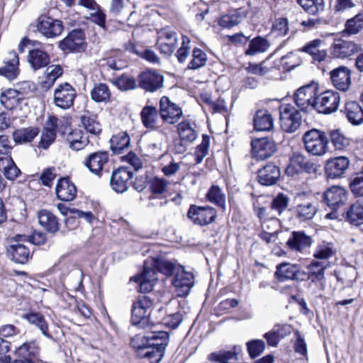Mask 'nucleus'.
<instances>
[{
    "mask_svg": "<svg viewBox=\"0 0 363 363\" xmlns=\"http://www.w3.org/2000/svg\"><path fill=\"white\" fill-rule=\"evenodd\" d=\"M330 138L334 147L337 150H342L350 144L349 140L339 130L330 131Z\"/></svg>",
    "mask_w": 363,
    "mask_h": 363,
    "instance_id": "bf43d9fd",
    "label": "nucleus"
},
{
    "mask_svg": "<svg viewBox=\"0 0 363 363\" xmlns=\"http://www.w3.org/2000/svg\"><path fill=\"white\" fill-rule=\"evenodd\" d=\"M67 141L69 144V147L77 151L83 149L87 143V139L82 135L79 130H72L67 135Z\"/></svg>",
    "mask_w": 363,
    "mask_h": 363,
    "instance_id": "864d4df0",
    "label": "nucleus"
},
{
    "mask_svg": "<svg viewBox=\"0 0 363 363\" xmlns=\"http://www.w3.org/2000/svg\"><path fill=\"white\" fill-rule=\"evenodd\" d=\"M163 76L152 69L141 72L138 77V86L148 92H155L162 87Z\"/></svg>",
    "mask_w": 363,
    "mask_h": 363,
    "instance_id": "9d476101",
    "label": "nucleus"
},
{
    "mask_svg": "<svg viewBox=\"0 0 363 363\" xmlns=\"http://www.w3.org/2000/svg\"><path fill=\"white\" fill-rule=\"evenodd\" d=\"M345 114L347 120L353 125L363 123V109L355 101H349L345 104Z\"/></svg>",
    "mask_w": 363,
    "mask_h": 363,
    "instance_id": "ea45409f",
    "label": "nucleus"
},
{
    "mask_svg": "<svg viewBox=\"0 0 363 363\" xmlns=\"http://www.w3.org/2000/svg\"><path fill=\"white\" fill-rule=\"evenodd\" d=\"M36 28L38 31L47 38L58 37L64 30V26L61 21L47 16L38 17Z\"/></svg>",
    "mask_w": 363,
    "mask_h": 363,
    "instance_id": "6e6552de",
    "label": "nucleus"
},
{
    "mask_svg": "<svg viewBox=\"0 0 363 363\" xmlns=\"http://www.w3.org/2000/svg\"><path fill=\"white\" fill-rule=\"evenodd\" d=\"M130 345L135 350L149 349V334L147 335H137L131 339Z\"/></svg>",
    "mask_w": 363,
    "mask_h": 363,
    "instance_id": "338daca9",
    "label": "nucleus"
},
{
    "mask_svg": "<svg viewBox=\"0 0 363 363\" xmlns=\"http://www.w3.org/2000/svg\"><path fill=\"white\" fill-rule=\"evenodd\" d=\"M254 126L258 131L270 130L273 126V119L271 114L265 110L257 111L254 118Z\"/></svg>",
    "mask_w": 363,
    "mask_h": 363,
    "instance_id": "a19ab883",
    "label": "nucleus"
},
{
    "mask_svg": "<svg viewBox=\"0 0 363 363\" xmlns=\"http://www.w3.org/2000/svg\"><path fill=\"white\" fill-rule=\"evenodd\" d=\"M177 40L176 32L169 28H163L157 32L156 45L161 53L170 56L176 48Z\"/></svg>",
    "mask_w": 363,
    "mask_h": 363,
    "instance_id": "f8f14e48",
    "label": "nucleus"
},
{
    "mask_svg": "<svg viewBox=\"0 0 363 363\" xmlns=\"http://www.w3.org/2000/svg\"><path fill=\"white\" fill-rule=\"evenodd\" d=\"M292 162L287 166L285 172L289 176H294L302 171L308 173L316 172L318 165L311 160H291Z\"/></svg>",
    "mask_w": 363,
    "mask_h": 363,
    "instance_id": "2f4dec72",
    "label": "nucleus"
},
{
    "mask_svg": "<svg viewBox=\"0 0 363 363\" xmlns=\"http://www.w3.org/2000/svg\"><path fill=\"white\" fill-rule=\"evenodd\" d=\"M96 118L97 117L95 114L88 111L84 113L81 117V121L85 130L94 135L99 134L101 131V125Z\"/></svg>",
    "mask_w": 363,
    "mask_h": 363,
    "instance_id": "de8ad7c7",
    "label": "nucleus"
},
{
    "mask_svg": "<svg viewBox=\"0 0 363 363\" xmlns=\"http://www.w3.org/2000/svg\"><path fill=\"white\" fill-rule=\"evenodd\" d=\"M272 30L274 33H277L278 35H286L289 31L288 19L285 18L276 19L273 24Z\"/></svg>",
    "mask_w": 363,
    "mask_h": 363,
    "instance_id": "774afa93",
    "label": "nucleus"
},
{
    "mask_svg": "<svg viewBox=\"0 0 363 363\" xmlns=\"http://www.w3.org/2000/svg\"><path fill=\"white\" fill-rule=\"evenodd\" d=\"M336 254V248L331 242L322 241L319 242L313 252V257L318 262H325L327 267L330 266L329 262L328 261L330 258L333 257Z\"/></svg>",
    "mask_w": 363,
    "mask_h": 363,
    "instance_id": "bb28decb",
    "label": "nucleus"
},
{
    "mask_svg": "<svg viewBox=\"0 0 363 363\" xmlns=\"http://www.w3.org/2000/svg\"><path fill=\"white\" fill-rule=\"evenodd\" d=\"M279 120L281 129L286 133L296 131L302 122V116L298 110L291 104H284L279 107Z\"/></svg>",
    "mask_w": 363,
    "mask_h": 363,
    "instance_id": "39448f33",
    "label": "nucleus"
},
{
    "mask_svg": "<svg viewBox=\"0 0 363 363\" xmlns=\"http://www.w3.org/2000/svg\"><path fill=\"white\" fill-rule=\"evenodd\" d=\"M55 191L57 198L64 201H73L77 195L75 185L67 177L59 179Z\"/></svg>",
    "mask_w": 363,
    "mask_h": 363,
    "instance_id": "393cba45",
    "label": "nucleus"
},
{
    "mask_svg": "<svg viewBox=\"0 0 363 363\" xmlns=\"http://www.w3.org/2000/svg\"><path fill=\"white\" fill-rule=\"evenodd\" d=\"M28 62L34 69L46 67L50 63V57L44 51L36 49L29 51Z\"/></svg>",
    "mask_w": 363,
    "mask_h": 363,
    "instance_id": "79ce46f5",
    "label": "nucleus"
},
{
    "mask_svg": "<svg viewBox=\"0 0 363 363\" xmlns=\"http://www.w3.org/2000/svg\"><path fill=\"white\" fill-rule=\"evenodd\" d=\"M153 302L147 296H142L133 303L131 322L133 325L145 329L150 325V315Z\"/></svg>",
    "mask_w": 363,
    "mask_h": 363,
    "instance_id": "20e7f679",
    "label": "nucleus"
},
{
    "mask_svg": "<svg viewBox=\"0 0 363 363\" xmlns=\"http://www.w3.org/2000/svg\"><path fill=\"white\" fill-rule=\"evenodd\" d=\"M169 184L164 179L154 177L150 180V189L154 194H162L167 191Z\"/></svg>",
    "mask_w": 363,
    "mask_h": 363,
    "instance_id": "0e129e2a",
    "label": "nucleus"
},
{
    "mask_svg": "<svg viewBox=\"0 0 363 363\" xmlns=\"http://www.w3.org/2000/svg\"><path fill=\"white\" fill-rule=\"evenodd\" d=\"M172 284L178 296H186L194 286V276L186 272L182 267H178Z\"/></svg>",
    "mask_w": 363,
    "mask_h": 363,
    "instance_id": "2eb2a0df",
    "label": "nucleus"
},
{
    "mask_svg": "<svg viewBox=\"0 0 363 363\" xmlns=\"http://www.w3.org/2000/svg\"><path fill=\"white\" fill-rule=\"evenodd\" d=\"M350 160H327L325 169L329 178L335 179L341 177L348 169Z\"/></svg>",
    "mask_w": 363,
    "mask_h": 363,
    "instance_id": "72a5a7b5",
    "label": "nucleus"
},
{
    "mask_svg": "<svg viewBox=\"0 0 363 363\" xmlns=\"http://www.w3.org/2000/svg\"><path fill=\"white\" fill-rule=\"evenodd\" d=\"M247 348L250 356L256 358L264 352L265 343L262 340H253L247 343Z\"/></svg>",
    "mask_w": 363,
    "mask_h": 363,
    "instance_id": "052dcab7",
    "label": "nucleus"
},
{
    "mask_svg": "<svg viewBox=\"0 0 363 363\" xmlns=\"http://www.w3.org/2000/svg\"><path fill=\"white\" fill-rule=\"evenodd\" d=\"M317 86L315 85H306L296 90L294 95V100L300 111L310 113L315 109V97L317 96Z\"/></svg>",
    "mask_w": 363,
    "mask_h": 363,
    "instance_id": "0eeeda50",
    "label": "nucleus"
},
{
    "mask_svg": "<svg viewBox=\"0 0 363 363\" xmlns=\"http://www.w3.org/2000/svg\"><path fill=\"white\" fill-rule=\"evenodd\" d=\"M269 46L270 43L267 38L257 36L250 41L245 53L246 55L253 56L257 53L266 52Z\"/></svg>",
    "mask_w": 363,
    "mask_h": 363,
    "instance_id": "37998d69",
    "label": "nucleus"
},
{
    "mask_svg": "<svg viewBox=\"0 0 363 363\" xmlns=\"http://www.w3.org/2000/svg\"><path fill=\"white\" fill-rule=\"evenodd\" d=\"M169 342V335L164 331H152L149 333V349L155 348L157 361L162 359Z\"/></svg>",
    "mask_w": 363,
    "mask_h": 363,
    "instance_id": "b1692460",
    "label": "nucleus"
},
{
    "mask_svg": "<svg viewBox=\"0 0 363 363\" xmlns=\"http://www.w3.org/2000/svg\"><path fill=\"white\" fill-rule=\"evenodd\" d=\"M323 199L328 206L336 210L345 203L347 200V194L342 187L334 186L324 193Z\"/></svg>",
    "mask_w": 363,
    "mask_h": 363,
    "instance_id": "4be33fe9",
    "label": "nucleus"
},
{
    "mask_svg": "<svg viewBox=\"0 0 363 363\" xmlns=\"http://www.w3.org/2000/svg\"><path fill=\"white\" fill-rule=\"evenodd\" d=\"M58 119L56 116H49L41 133L38 147L48 149L55 140Z\"/></svg>",
    "mask_w": 363,
    "mask_h": 363,
    "instance_id": "6ab92c4d",
    "label": "nucleus"
},
{
    "mask_svg": "<svg viewBox=\"0 0 363 363\" xmlns=\"http://www.w3.org/2000/svg\"><path fill=\"white\" fill-rule=\"evenodd\" d=\"M11 55L12 57L9 61L0 67V75L5 77L9 80L16 79L18 74V69L17 68L19 63L18 57L16 52H12Z\"/></svg>",
    "mask_w": 363,
    "mask_h": 363,
    "instance_id": "c03bdc74",
    "label": "nucleus"
},
{
    "mask_svg": "<svg viewBox=\"0 0 363 363\" xmlns=\"http://www.w3.org/2000/svg\"><path fill=\"white\" fill-rule=\"evenodd\" d=\"M63 69L60 65L49 66L43 75L40 77V85L43 89H49L55 84V81L62 74Z\"/></svg>",
    "mask_w": 363,
    "mask_h": 363,
    "instance_id": "7c9ffc66",
    "label": "nucleus"
},
{
    "mask_svg": "<svg viewBox=\"0 0 363 363\" xmlns=\"http://www.w3.org/2000/svg\"><path fill=\"white\" fill-rule=\"evenodd\" d=\"M362 29L363 13H358L346 21L342 33L343 36H350L358 34Z\"/></svg>",
    "mask_w": 363,
    "mask_h": 363,
    "instance_id": "a18cd8bd",
    "label": "nucleus"
},
{
    "mask_svg": "<svg viewBox=\"0 0 363 363\" xmlns=\"http://www.w3.org/2000/svg\"><path fill=\"white\" fill-rule=\"evenodd\" d=\"M279 177V168L272 163L267 164L258 172V179L262 185H274L277 182Z\"/></svg>",
    "mask_w": 363,
    "mask_h": 363,
    "instance_id": "cd10ccee",
    "label": "nucleus"
},
{
    "mask_svg": "<svg viewBox=\"0 0 363 363\" xmlns=\"http://www.w3.org/2000/svg\"><path fill=\"white\" fill-rule=\"evenodd\" d=\"M297 3L310 15H319L325 9L324 0H297Z\"/></svg>",
    "mask_w": 363,
    "mask_h": 363,
    "instance_id": "09e8293b",
    "label": "nucleus"
},
{
    "mask_svg": "<svg viewBox=\"0 0 363 363\" xmlns=\"http://www.w3.org/2000/svg\"><path fill=\"white\" fill-rule=\"evenodd\" d=\"M183 115L182 108L172 102L167 96H162L160 101V116L166 123L174 124Z\"/></svg>",
    "mask_w": 363,
    "mask_h": 363,
    "instance_id": "9b49d317",
    "label": "nucleus"
},
{
    "mask_svg": "<svg viewBox=\"0 0 363 363\" xmlns=\"http://www.w3.org/2000/svg\"><path fill=\"white\" fill-rule=\"evenodd\" d=\"M252 155L255 159H268L276 152L275 143L267 138H258L252 140Z\"/></svg>",
    "mask_w": 363,
    "mask_h": 363,
    "instance_id": "dca6fc26",
    "label": "nucleus"
},
{
    "mask_svg": "<svg viewBox=\"0 0 363 363\" xmlns=\"http://www.w3.org/2000/svg\"><path fill=\"white\" fill-rule=\"evenodd\" d=\"M317 212V206L311 201H305L296 208V216L301 220H310Z\"/></svg>",
    "mask_w": 363,
    "mask_h": 363,
    "instance_id": "603ef678",
    "label": "nucleus"
},
{
    "mask_svg": "<svg viewBox=\"0 0 363 363\" xmlns=\"http://www.w3.org/2000/svg\"><path fill=\"white\" fill-rule=\"evenodd\" d=\"M59 48L63 51L80 52L85 48L84 33L82 29L72 30L66 38L59 43Z\"/></svg>",
    "mask_w": 363,
    "mask_h": 363,
    "instance_id": "ddd939ff",
    "label": "nucleus"
},
{
    "mask_svg": "<svg viewBox=\"0 0 363 363\" xmlns=\"http://www.w3.org/2000/svg\"><path fill=\"white\" fill-rule=\"evenodd\" d=\"M301 275H304V273L301 272V267L298 264L283 262L278 264L276 267L275 276L280 281L303 280V278L300 277Z\"/></svg>",
    "mask_w": 363,
    "mask_h": 363,
    "instance_id": "aec40b11",
    "label": "nucleus"
},
{
    "mask_svg": "<svg viewBox=\"0 0 363 363\" xmlns=\"http://www.w3.org/2000/svg\"><path fill=\"white\" fill-rule=\"evenodd\" d=\"M351 71L345 66H340L330 72L332 84L339 91L345 92L351 85Z\"/></svg>",
    "mask_w": 363,
    "mask_h": 363,
    "instance_id": "f3484780",
    "label": "nucleus"
},
{
    "mask_svg": "<svg viewBox=\"0 0 363 363\" xmlns=\"http://www.w3.org/2000/svg\"><path fill=\"white\" fill-rule=\"evenodd\" d=\"M178 267L169 260L152 259L145 262L142 274L132 277L130 281L138 283V291L140 292H150L158 279L157 277V272L169 276L174 272L176 273Z\"/></svg>",
    "mask_w": 363,
    "mask_h": 363,
    "instance_id": "f257e3e1",
    "label": "nucleus"
},
{
    "mask_svg": "<svg viewBox=\"0 0 363 363\" xmlns=\"http://www.w3.org/2000/svg\"><path fill=\"white\" fill-rule=\"evenodd\" d=\"M207 56L204 51L200 48H195L192 51V60L188 65L190 69H197L206 65Z\"/></svg>",
    "mask_w": 363,
    "mask_h": 363,
    "instance_id": "6e6d98bb",
    "label": "nucleus"
},
{
    "mask_svg": "<svg viewBox=\"0 0 363 363\" xmlns=\"http://www.w3.org/2000/svg\"><path fill=\"white\" fill-rule=\"evenodd\" d=\"M360 49L359 45L352 41L336 39L332 45L331 53L335 57L344 59L359 52Z\"/></svg>",
    "mask_w": 363,
    "mask_h": 363,
    "instance_id": "5701e85b",
    "label": "nucleus"
},
{
    "mask_svg": "<svg viewBox=\"0 0 363 363\" xmlns=\"http://www.w3.org/2000/svg\"><path fill=\"white\" fill-rule=\"evenodd\" d=\"M114 84L123 91L133 90L138 86V80L124 74L115 80Z\"/></svg>",
    "mask_w": 363,
    "mask_h": 363,
    "instance_id": "4d7b16f0",
    "label": "nucleus"
},
{
    "mask_svg": "<svg viewBox=\"0 0 363 363\" xmlns=\"http://www.w3.org/2000/svg\"><path fill=\"white\" fill-rule=\"evenodd\" d=\"M128 165L119 167L113 172L111 186L117 193H123L128 188V182L132 178L133 171L138 172L143 167L142 160H126Z\"/></svg>",
    "mask_w": 363,
    "mask_h": 363,
    "instance_id": "f03ea898",
    "label": "nucleus"
},
{
    "mask_svg": "<svg viewBox=\"0 0 363 363\" xmlns=\"http://www.w3.org/2000/svg\"><path fill=\"white\" fill-rule=\"evenodd\" d=\"M325 262L312 261L308 266V279L318 287L319 290H324L325 287V271L327 268Z\"/></svg>",
    "mask_w": 363,
    "mask_h": 363,
    "instance_id": "412c9836",
    "label": "nucleus"
},
{
    "mask_svg": "<svg viewBox=\"0 0 363 363\" xmlns=\"http://www.w3.org/2000/svg\"><path fill=\"white\" fill-rule=\"evenodd\" d=\"M39 224L48 232L54 233L60 228L58 219L51 211L45 209L38 213Z\"/></svg>",
    "mask_w": 363,
    "mask_h": 363,
    "instance_id": "c756f323",
    "label": "nucleus"
},
{
    "mask_svg": "<svg viewBox=\"0 0 363 363\" xmlns=\"http://www.w3.org/2000/svg\"><path fill=\"white\" fill-rule=\"evenodd\" d=\"M143 124L147 128L154 129L158 120V111L155 106H146L140 113Z\"/></svg>",
    "mask_w": 363,
    "mask_h": 363,
    "instance_id": "49530a36",
    "label": "nucleus"
},
{
    "mask_svg": "<svg viewBox=\"0 0 363 363\" xmlns=\"http://www.w3.org/2000/svg\"><path fill=\"white\" fill-rule=\"evenodd\" d=\"M40 352V347L36 340L25 342L16 347L14 351L18 357L23 359V361L31 362L32 363L39 362Z\"/></svg>",
    "mask_w": 363,
    "mask_h": 363,
    "instance_id": "a211bd4d",
    "label": "nucleus"
},
{
    "mask_svg": "<svg viewBox=\"0 0 363 363\" xmlns=\"http://www.w3.org/2000/svg\"><path fill=\"white\" fill-rule=\"evenodd\" d=\"M207 199L209 201L214 203L218 206L224 208L225 206V195L218 186H212L207 194Z\"/></svg>",
    "mask_w": 363,
    "mask_h": 363,
    "instance_id": "13d9d810",
    "label": "nucleus"
},
{
    "mask_svg": "<svg viewBox=\"0 0 363 363\" xmlns=\"http://www.w3.org/2000/svg\"><path fill=\"white\" fill-rule=\"evenodd\" d=\"M110 97V89L104 83L95 84L91 91V98L96 102H107Z\"/></svg>",
    "mask_w": 363,
    "mask_h": 363,
    "instance_id": "3c124183",
    "label": "nucleus"
},
{
    "mask_svg": "<svg viewBox=\"0 0 363 363\" xmlns=\"http://www.w3.org/2000/svg\"><path fill=\"white\" fill-rule=\"evenodd\" d=\"M306 151L313 156H323L328 151V138L325 132L313 128L306 131L303 136Z\"/></svg>",
    "mask_w": 363,
    "mask_h": 363,
    "instance_id": "7ed1b4c3",
    "label": "nucleus"
},
{
    "mask_svg": "<svg viewBox=\"0 0 363 363\" xmlns=\"http://www.w3.org/2000/svg\"><path fill=\"white\" fill-rule=\"evenodd\" d=\"M196 124L189 121L185 120L179 123L177 132L182 142L192 143L197 136L198 133L195 130Z\"/></svg>",
    "mask_w": 363,
    "mask_h": 363,
    "instance_id": "c9c22d12",
    "label": "nucleus"
},
{
    "mask_svg": "<svg viewBox=\"0 0 363 363\" xmlns=\"http://www.w3.org/2000/svg\"><path fill=\"white\" fill-rule=\"evenodd\" d=\"M350 188L355 196H363V174L362 172L351 181Z\"/></svg>",
    "mask_w": 363,
    "mask_h": 363,
    "instance_id": "69168bd1",
    "label": "nucleus"
},
{
    "mask_svg": "<svg viewBox=\"0 0 363 363\" xmlns=\"http://www.w3.org/2000/svg\"><path fill=\"white\" fill-rule=\"evenodd\" d=\"M312 244V239L302 231H294L286 242L289 249L302 252L308 248Z\"/></svg>",
    "mask_w": 363,
    "mask_h": 363,
    "instance_id": "a878e982",
    "label": "nucleus"
},
{
    "mask_svg": "<svg viewBox=\"0 0 363 363\" xmlns=\"http://www.w3.org/2000/svg\"><path fill=\"white\" fill-rule=\"evenodd\" d=\"M247 15V10L240 8L233 12L223 15L219 20V25L223 28H230L240 23Z\"/></svg>",
    "mask_w": 363,
    "mask_h": 363,
    "instance_id": "473e14b6",
    "label": "nucleus"
},
{
    "mask_svg": "<svg viewBox=\"0 0 363 363\" xmlns=\"http://www.w3.org/2000/svg\"><path fill=\"white\" fill-rule=\"evenodd\" d=\"M22 97L18 91V89H9L6 93L1 94L0 101L6 108L11 109L15 104H18Z\"/></svg>",
    "mask_w": 363,
    "mask_h": 363,
    "instance_id": "5fc2aeb1",
    "label": "nucleus"
},
{
    "mask_svg": "<svg viewBox=\"0 0 363 363\" xmlns=\"http://www.w3.org/2000/svg\"><path fill=\"white\" fill-rule=\"evenodd\" d=\"M347 218L355 225L363 223V200L358 201L350 206L347 212Z\"/></svg>",
    "mask_w": 363,
    "mask_h": 363,
    "instance_id": "8fccbe9b",
    "label": "nucleus"
},
{
    "mask_svg": "<svg viewBox=\"0 0 363 363\" xmlns=\"http://www.w3.org/2000/svg\"><path fill=\"white\" fill-rule=\"evenodd\" d=\"M314 102V110L319 113L330 114L337 110L340 102V96L334 90H327L317 94Z\"/></svg>",
    "mask_w": 363,
    "mask_h": 363,
    "instance_id": "423d86ee",
    "label": "nucleus"
},
{
    "mask_svg": "<svg viewBox=\"0 0 363 363\" xmlns=\"http://www.w3.org/2000/svg\"><path fill=\"white\" fill-rule=\"evenodd\" d=\"M23 318L27 320L30 324L38 327L45 337L50 340L53 339L52 335L49 333L48 325L41 313L30 312L24 314Z\"/></svg>",
    "mask_w": 363,
    "mask_h": 363,
    "instance_id": "4c0bfd02",
    "label": "nucleus"
},
{
    "mask_svg": "<svg viewBox=\"0 0 363 363\" xmlns=\"http://www.w3.org/2000/svg\"><path fill=\"white\" fill-rule=\"evenodd\" d=\"M76 96L77 91L71 84L67 82L60 84L55 90L54 103L62 109H67L73 105Z\"/></svg>",
    "mask_w": 363,
    "mask_h": 363,
    "instance_id": "1a4fd4ad",
    "label": "nucleus"
},
{
    "mask_svg": "<svg viewBox=\"0 0 363 363\" xmlns=\"http://www.w3.org/2000/svg\"><path fill=\"white\" fill-rule=\"evenodd\" d=\"M300 63V59L293 52H290L274 61L272 66L276 69L289 72L298 67Z\"/></svg>",
    "mask_w": 363,
    "mask_h": 363,
    "instance_id": "58836bf2",
    "label": "nucleus"
},
{
    "mask_svg": "<svg viewBox=\"0 0 363 363\" xmlns=\"http://www.w3.org/2000/svg\"><path fill=\"white\" fill-rule=\"evenodd\" d=\"M190 39L187 36L182 37L181 47L178 49L176 57L180 63L184 62L190 54Z\"/></svg>",
    "mask_w": 363,
    "mask_h": 363,
    "instance_id": "e2e57ef3",
    "label": "nucleus"
},
{
    "mask_svg": "<svg viewBox=\"0 0 363 363\" xmlns=\"http://www.w3.org/2000/svg\"><path fill=\"white\" fill-rule=\"evenodd\" d=\"M289 204V198L283 194H279L271 203L272 210L281 214L285 211Z\"/></svg>",
    "mask_w": 363,
    "mask_h": 363,
    "instance_id": "680f3d73",
    "label": "nucleus"
},
{
    "mask_svg": "<svg viewBox=\"0 0 363 363\" xmlns=\"http://www.w3.org/2000/svg\"><path fill=\"white\" fill-rule=\"evenodd\" d=\"M130 141V137L126 132H120L110 139V148L115 155L123 154L128 148Z\"/></svg>",
    "mask_w": 363,
    "mask_h": 363,
    "instance_id": "f704fd0d",
    "label": "nucleus"
},
{
    "mask_svg": "<svg viewBox=\"0 0 363 363\" xmlns=\"http://www.w3.org/2000/svg\"><path fill=\"white\" fill-rule=\"evenodd\" d=\"M188 217L199 225H206L212 223L216 217V211L209 206L201 207L191 206L188 211Z\"/></svg>",
    "mask_w": 363,
    "mask_h": 363,
    "instance_id": "4468645a",
    "label": "nucleus"
},
{
    "mask_svg": "<svg viewBox=\"0 0 363 363\" xmlns=\"http://www.w3.org/2000/svg\"><path fill=\"white\" fill-rule=\"evenodd\" d=\"M38 133V128L28 127L16 130L12 136L16 144H23L32 142Z\"/></svg>",
    "mask_w": 363,
    "mask_h": 363,
    "instance_id": "e433bc0d",
    "label": "nucleus"
},
{
    "mask_svg": "<svg viewBox=\"0 0 363 363\" xmlns=\"http://www.w3.org/2000/svg\"><path fill=\"white\" fill-rule=\"evenodd\" d=\"M7 251L9 257L19 264L26 263L30 257V250L28 246L21 243L11 245Z\"/></svg>",
    "mask_w": 363,
    "mask_h": 363,
    "instance_id": "c85d7f7f",
    "label": "nucleus"
}]
</instances>
